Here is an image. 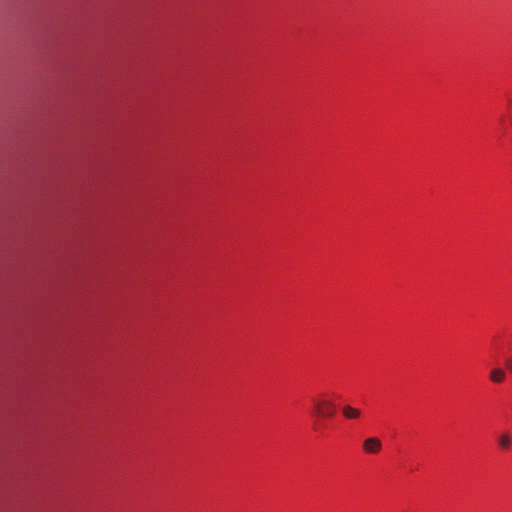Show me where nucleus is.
<instances>
[{
  "label": "nucleus",
  "instance_id": "4",
  "mask_svg": "<svg viewBox=\"0 0 512 512\" xmlns=\"http://www.w3.org/2000/svg\"><path fill=\"white\" fill-rule=\"evenodd\" d=\"M506 378V372L502 368H494L490 372V380L494 383H502Z\"/></svg>",
  "mask_w": 512,
  "mask_h": 512
},
{
  "label": "nucleus",
  "instance_id": "1",
  "mask_svg": "<svg viewBox=\"0 0 512 512\" xmlns=\"http://www.w3.org/2000/svg\"><path fill=\"white\" fill-rule=\"evenodd\" d=\"M314 410L318 416L322 417H333L335 414L336 407L331 400L327 399H313Z\"/></svg>",
  "mask_w": 512,
  "mask_h": 512
},
{
  "label": "nucleus",
  "instance_id": "3",
  "mask_svg": "<svg viewBox=\"0 0 512 512\" xmlns=\"http://www.w3.org/2000/svg\"><path fill=\"white\" fill-rule=\"evenodd\" d=\"M342 414L348 420H356L361 416V411L350 405H344L342 407Z\"/></svg>",
  "mask_w": 512,
  "mask_h": 512
},
{
  "label": "nucleus",
  "instance_id": "2",
  "mask_svg": "<svg viewBox=\"0 0 512 512\" xmlns=\"http://www.w3.org/2000/svg\"><path fill=\"white\" fill-rule=\"evenodd\" d=\"M382 448L381 441L376 437L367 438L363 442V449L366 453L376 454Z\"/></svg>",
  "mask_w": 512,
  "mask_h": 512
},
{
  "label": "nucleus",
  "instance_id": "6",
  "mask_svg": "<svg viewBox=\"0 0 512 512\" xmlns=\"http://www.w3.org/2000/svg\"><path fill=\"white\" fill-rule=\"evenodd\" d=\"M506 366L510 373L512 374V355L506 360Z\"/></svg>",
  "mask_w": 512,
  "mask_h": 512
},
{
  "label": "nucleus",
  "instance_id": "5",
  "mask_svg": "<svg viewBox=\"0 0 512 512\" xmlns=\"http://www.w3.org/2000/svg\"><path fill=\"white\" fill-rule=\"evenodd\" d=\"M499 446L503 449H508L511 444V439L508 433H503L498 438Z\"/></svg>",
  "mask_w": 512,
  "mask_h": 512
}]
</instances>
